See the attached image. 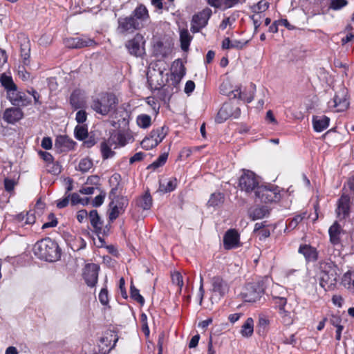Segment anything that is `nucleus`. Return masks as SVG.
Masks as SVG:
<instances>
[{
	"label": "nucleus",
	"instance_id": "nucleus-42",
	"mask_svg": "<svg viewBox=\"0 0 354 354\" xmlns=\"http://www.w3.org/2000/svg\"><path fill=\"white\" fill-rule=\"evenodd\" d=\"M160 189L164 192H171L174 191L177 187V179L176 178H170L166 185L160 183Z\"/></svg>",
	"mask_w": 354,
	"mask_h": 354
},
{
	"label": "nucleus",
	"instance_id": "nucleus-49",
	"mask_svg": "<svg viewBox=\"0 0 354 354\" xmlns=\"http://www.w3.org/2000/svg\"><path fill=\"white\" fill-rule=\"evenodd\" d=\"M348 4L346 0H331L329 8L333 10H338Z\"/></svg>",
	"mask_w": 354,
	"mask_h": 354
},
{
	"label": "nucleus",
	"instance_id": "nucleus-11",
	"mask_svg": "<svg viewBox=\"0 0 354 354\" xmlns=\"http://www.w3.org/2000/svg\"><path fill=\"white\" fill-rule=\"evenodd\" d=\"M64 45L69 48H81L95 45L96 42L86 36L69 37L64 40Z\"/></svg>",
	"mask_w": 354,
	"mask_h": 354
},
{
	"label": "nucleus",
	"instance_id": "nucleus-19",
	"mask_svg": "<svg viewBox=\"0 0 354 354\" xmlns=\"http://www.w3.org/2000/svg\"><path fill=\"white\" fill-rule=\"evenodd\" d=\"M298 252L304 257L307 262H315L318 259V252L316 248L308 244L300 245Z\"/></svg>",
	"mask_w": 354,
	"mask_h": 354
},
{
	"label": "nucleus",
	"instance_id": "nucleus-21",
	"mask_svg": "<svg viewBox=\"0 0 354 354\" xmlns=\"http://www.w3.org/2000/svg\"><path fill=\"white\" fill-rule=\"evenodd\" d=\"M23 112L19 108H8L4 111L3 119L7 123L15 124L23 118Z\"/></svg>",
	"mask_w": 354,
	"mask_h": 354
},
{
	"label": "nucleus",
	"instance_id": "nucleus-10",
	"mask_svg": "<svg viewBox=\"0 0 354 354\" xmlns=\"http://www.w3.org/2000/svg\"><path fill=\"white\" fill-rule=\"evenodd\" d=\"M100 266L95 263L86 264L83 272V277L86 283L93 287L97 282Z\"/></svg>",
	"mask_w": 354,
	"mask_h": 354
},
{
	"label": "nucleus",
	"instance_id": "nucleus-47",
	"mask_svg": "<svg viewBox=\"0 0 354 354\" xmlns=\"http://www.w3.org/2000/svg\"><path fill=\"white\" fill-rule=\"evenodd\" d=\"M130 294L131 297L138 302L140 305L142 306L145 304L144 297L140 294L139 290L133 285H131L130 288Z\"/></svg>",
	"mask_w": 354,
	"mask_h": 354
},
{
	"label": "nucleus",
	"instance_id": "nucleus-26",
	"mask_svg": "<svg viewBox=\"0 0 354 354\" xmlns=\"http://www.w3.org/2000/svg\"><path fill=\"white\" fill-rule=\"evenodd\" d=\"M185 73V68L182 61L180 59L174 61L171 68V76L178 80H182Z\"/></svg>",
	"mask_w": 354,
	"mask_h": 354
},
{
	"label": "nucleus",
	"instance_id": "nucleus-33",
	"mask_svg": "<svg viewBox=\"0 0 354 354\" xmlns=\"http://www.w3.org/2000/svg\"><path fill=\"white\" fill-rule=\"evenodd\" d=\"M270 214L268 208L266 206H261L254 209L250 213V216L252 221L261 219L266 216H268Z\"/></svg>",
	"mask_w": 354,
	"mask_h": 354
},
{
	"label": "nucleus",
	"instance_id": "nucleus-63",
	"mask_svg": "<svg viewBox=\"0 0 354 354\" xmlns=\"http://www.w3.org/2000/svg\"><path fill=\"white\" fill-rule=\"evenodd\" d=\"M39 154L40 157L45 161L46 164L54 160L53 156L47 151H40L39 152Z\"/></svg>",
	"mask_w": 354,
	"mask_h": 354
},
{
	"label": "nucleus",
	"instance_id": "nucleus-55",
	"mask_svg": "<svg viewBox=\"0 0 354 354\" xmlns=\"http://www.w3.org/2000/svg\"><path fill=\"white\" fill-rule=\"evenodd\" d=\"M99 300L100 303L105 306L109 303L108 291L106 288H102L99 294Z\"/></svg>",
	"mask_w": 354,
	"mask_h": 354
},
{
	"label": "nucleus",
	"instance_id": "nucleus-13",
	"mask_svg": "<svg viewBox=\"0 0 354 354\" xmlns=\"http://www.w3.org/2000/svg\"><path fill=\"white\" fill-rule=\"evenodd\" d=\"M337 282V274L334 270L323 271L321 273L319 285L326 290L332 289Z\"/></svg>",
	"mask_w": 354,
	"mask_h": 354
},
{
	"label": "nucleus",
	"instance_id": "nucleus-46",
	"mask_svg": "<svg viewBox=\"0 0 354 354\" xmlns=\"http://www.w3.org/2000/svg\"><path fill=\"white\" fill-rule=\"evenodd\" d=\"M93 161L88 158H82L78 165V169L82 172H87L93 167Z\"/></svg>",
	"mask_w": 354,
	"mask_h": 354
},
{
	"label": "nucleus",
	"instance_id": "nucleus-31",
	"mask_svg": "<svg viewBox=\"0 0 354 354\" xmlns=\"http://www.w3.org/2000/svg\"><path fill=\"white\" fill-rule=\"evenodd\" d=\"M254 333V320L252 317H248L240 330L241 335L243 337H250L253 335Z\"/></svg>",
	"mask_w": 354,
	"mask_h": 354
},
{
	"label": "nucleus",
	"instance_id": "nucleus-58",
	"mask_svg": "<svg viewBox=\"0 0 354 354\" xmlns=\"http://www.w3.org/2000/svg\"><path fill=\"white\" fill-rule=\"evenodd\" d=\"M70 200L73 205L81 203L84 205V198H81L77 193L71 194Z\"/></svg>",
	"mask_w": 354,
	"mask_h": 354
},
{
	"label": "nucleus",
	"instance_id": "nucleus-25",
	"mask_svg": "<svg viewBox=\"0 0 354 354\" xmlns=\"http://www.w3.org/2000/svg\"><path fill=\"white\" fill-rule=\"evenodd\" d=\"M152 197L149 191H147L144 194L138 197L136 200V206L144 210L149 209L152 206Z\"/></svg>",
	"mask_w": 354,
	"mask_h": 354
},
{
	"label": "nucleus",
	"instance_id": "nucleus-6",
	"mask_svg": "<svg viewBox=\"0 0 354 354\" xmlns=\"http://www.w3.org/2000/svg\"><path fill=\"white\" fill-rule=\"evenodd\" d=\"M255 197L261 203H277L281 200L280 189L274 185H260L255 193Z\"/></svg>",
	"mask_w": 354,
	"mask_h": 354
},
{
	"label": "nucleus",
	"instance_id": "nucleus-48",
	"mask_svg": "<svg viewBox=\"0 0 354 354\" xmlns=\"http://www.w3.org/2000/svg\"><path fill=\"white\" fill-rule=\"evenodd\" d=\"M149 135L146 136L141 142V147L145 150H149L158 145V143Z\"/></svg>",
	"mask_w": 354,
	"mask_h": 354
},
{
	"label": "nucleus",
	"instance_id": "nucleus-51",
	"mask_svg": "<svg viewBox=\"0 0 354 354\" xmlns=\"http://www.w3.org/2000/svg\"><path fill=\"white\" fill-rule=\"evenodd\" d=\"M181 80H178L177 78H174V77H170V80L169 82L168 87L171 88V93H176L179 90V84Z\"/></svg>",
	"mask_w": 354,
	"mask_h": 354
},
{
	"label": "nucleus",
	"instance_id": "nucleus-50",
	"mask_svg": "<svg viewBox=\"0 0 354 354\" xmlns=\"http://www.w3.org/2000/svg\"><path fill=\"white\" fill-rule=\"evenodd\" d=\"M48 218L49 221L48 222L44 223L42 225V227H41L42 229L54 227L57 226V218L55 217V216L54 215V214H53V213L49 214Z\"/></svg>",
	"mask_w": 354,
	"mask_h": 354
},
{
	"label": "nucleus",
	"instance_id": "nucleus-4",
	"mask_svg": "<svg viewBox=\"0 0 354 354\" xmlns=\"http://www.w3.org/2000/svg\"><path fill=\"white\" fill-rule=\"evenodd\" d=\"M268 277H265L256 282L249 283L241 292V297L245 302H256L264 293Z\"/></svg>",
	"mask_w": 354,
	"mask_h": 354
},
{
	"label": "nucleus",
	"instance_id": "nucleus-52",
	"mask_svg": "<svg viewBox=\"0 0 354 354\" xmlns=\"http://www.w3.org/2000/svg\"><path fill=\"white\" fill-rule=\"evenodd\" d=\"M245 2V0H224L223 9H228L231 8H234L239 5V3L242 4Z\"/></svg>",
	"mask_w": 354,
	"mask_h": 354
},
{
	"label": "nucleus",
	"instance_id": "nucleus-24",
	"mask_svg": "<svg viewBox=\"0 0 354 354\" xmlns=\"http://www.w3.org/2000/svg\"><path fill=\"white\" fill-rule=\"evenodd\" d=\"M330 118L326 115H315L313 117V124L316 132H322L329 126Z\"/></svg>",
	"mask_w": 354,
	"mask_h": 354
},
{
	"label": "nucleus",
	"instance_id": "nucleus-29",
	"mask_svg": "<svg viewBox=\"0 0 354 354\" xmlns=\"http://www.w3.org/2000/svg\"><path fill=\"white\" fill-rule=\"evenodd\" d=\"M113 143L109 140H104L100 144V152L104 160L113 158L115 152L112 150Z\"/></svg>",
	"mask_w": 354,
	"mask_h": 354
},
{
	"label": "nucleus",
	"instance_id": "nucleus-40",
	"mask_svg": "<svg viewBox=\"0 0 354 354\" xmlns=\"http://www.w3.org/2000/svg\"><path fill=\"white\" fill-rule=\"evenodd\" d=\"M30 48L28 44V42H26L21 45V57L22 59V62L24 65L28 66L30 64Z\"/></svg>",
	"mask_w": 354,
	"mask_h": 354
},
{
	"label": "nucleus",
	"instance_id": "nucleus-32",
	"mask_svg": "<svg viewBox=\"0 0 354 354\" xmlns=\"http://www.w3.org/2000/svg\"><path fill=\"white\" fill-rule=\"evenodd\" d=\"M192 37L188 30L183 29L180 32V47L183 51H187L190 45Z\"/></svg>",
	"mask_w": 354,
	"mask_h": 354
},
{
	"label": "nucleus",
	"instance_id": "nucleus-36",
	"mask_svg": "<svg viewBox=\"0 0 354 354\" xmlns=\"http://www.w3.org/2000/svg\"><path fill=\"white\" fill-rule=\"evenodd\" d=\"M88 218L90 220V223L93 228L96 230H101L102 223L101 221L100 217L95 209L91 210L88 214Z\"/></svg>",
	"mask_w": 354,
	"mask_h": 354
},
{
	"label": "nucleus",
	"instance_id": "nucleus-60",
	"mask_svg": "<svg viewBox=\"0 0 354 354\" xmlns=\"http://www.w3.org/2000/svg\"><path fill=\"white\" fill-rule=\"evenodd\" d=\"M105 194H100L95 196L93 200L92 205L93 207H100L104 203Z\"/></svg>",
	"mask_w": 354,
	"mask_h": 354
},
{
	"label": "nucleus",
	"instance_id": "nucleus-61",
	"mask_svg": "<svg viewBox=\"0 0 354 354\" xmlns=\"http://www.w3.org/2000/svg\"><path fill=\"white\" fill-rule=\"evenodd\" d=\"M145 157V154L143 152H137L129 159L130 164L141 161Z\"/></svg>",
	"mask_w": 354,
	"mask_h": 354
},
{
	"label": "nucleus",
	"instance_id": "nucleus-30",
	"mask_svg": "<svg viewBox=\"0 0 354 354\" xmlns=\"http://www.w3.org/2000/svg\"><path fill=\"white\" fill-rule=\"evenodd\" d=\"M251 87H252V91L249 95L246 96V95H245L244 93H241L240 89H236V90L232 91L231 93H230L229 96H230V97H233V98L238 97L243 101H245L247 103H250L254 99V90H255V85L252 84Z\"/></svg>",
	"mask_w": 354,
	"mask_h": 354
},
{
	"label": "nucleus",
	"instance_id": "nucleus-15",
	"mask_svg": "<svg viewBox=\"0 0 354 354\" xmlns=\"http://www.w3.org/2000/svg\"><path fill=\"white\" fill-rule=\"evenodd\" d=\"M8 98L12 104L18 106H26L31 102L25 93L18 91L17 88L8 91Z\"/></svg>",
	"mask_w": 354,
	"mask_h": 354
},
{
	"label": "nucleus",
	"instance_id": "nucleus-37",
	"mask_svg": "<svg viewBox=\"0 0 354 354\" xmlns=\"http://www.w3.org/2000/svg\"><path fill=\"white\" fill-rule=\"evenodd\" d=\"M168 158V153L165 152L162 153L155 161L148 165L147 169L153 171L156 170L158 168L163 166Z\"/></svg>",
	"mask_w": 354,
	"mask_h": 354
},
{
	"label": "nucleus",
	"instance_id": "nucleus-3",
	"mask_svg": "<svg viewBox=\"0 0 354 354\" xmlns=\"http://www.w3.org/2000/svg\"><path fill=\"white\" fill-rule=\"evenodd\" d=\"M118 99L112 93L103 92L92 99L91 109L101 115H107L115 110Z\"/></svg>",
	"mask_w": 354,
	"mask_h": 354
},
{
	"label": "nucleus",
	"instance_id": "nucleus-35",
	"mask_svg": "<svg viewBox=\"0 0 354 354\" xmlns=\"http://www.w3.org/2000/svg\"><path fill=\"white\" fill-rule=\"evenodd\" d=\"M224 202V195L220 192L212 194L207 202L209 207H216L221 205Z\"/></svg>",
	"mask_w": 354,
	"mask_h": 354
},
{
	"label": "nucleus",
	"instance_id": "nucleus-56",
	"mask_svg": "<svg viewBox=\"0 0 354 354\" xmlns=\"http://www.w3.org/2000/svg\"><path fill=\"white\" fill-rule=\"evenodd\" d=\"M172 281L174 283H176L180 289L182 288L183 286V276L179 272H175L172 274Z\"/></svg>",
	"mask_w": 354,
	"mask_h": 354
},
{
	"label": "nucleus",
	"instance_id": "nucleus-1",
	"mask_svg": "<svg viewBox=\"0 0 354 354\" xmlns=\"http://www.w3.org/2000/svg\"><path fill=\"white\" fill-rule=\"evenodd\" d=\"M121 176L119 174H114L109 179L111 189L109 192V198L111 200L109 207V218L111 221L115 220L120 214L124 212L129 204V200L126 196L118 195L120 188Z\"/></svg>",
	"mask_w": 354,
	"mask_h": 354
},
{
	"label": "nucleus",
	"instance_id": "nucleus-5",
	"mask_svg": "<svg viewBox=\"0 0 354 354\" xmlns=\"http://www.w3.org/2000/svg\"><path fill=\"white\" fill-rule=\"evenodd\" d=\"M260 185L259 178L254 172L250 170H243V174L239 179V187L241 191L247 194H255Z\"/></svg>",
	"mask_w": 354,
	"mask_h": 354
},
{
	"label": "nucleus",
	"instance_id": "nucleus-53",
	"mask_svg": "<svg viewBox=\"0 0 354 354\" xmlns=\"http://www.w3.org/2000/svg\"><path fill=\"white\" fill-rule=\"evenodd\" d=\"M270 319L268 317L265 315H260L259 317V326L260 328H263V330H266V328L270 324Z\"/></svg>",
	"mask_w": 354,
	"mask_h": 354
},
{
	"label": "nucleus",
	"instance_id": "nucleus-20",
	"mask_svg": "<svg viewBox=\"0 0 354 354\" xmlns=\"http://www.w3.org/2000/svg\"><path fill=\"white\" fill-rule=\"evenodd\" d=\"M212 291L218 293L221 297L224 296L229 291V286L221 277L216 276L212 279Z\"/></svg>",
	"mask_w": 354,
	"mask_h": 354
},
{
	"label": "nucleus",
	"instance_id": "nucleus-2",
	"mask_svg": "<svg viewBox=\"0 0 354 354\" xmlns=\"http://www.w3.org/2000/svg\"><path fill=\"white\" fill-rule=\"evenodd\" d=\"M33 252L41 260L54 262L61 257V249L58 244L50 238L37 241L33 247Z\"/></svg>",
	"mask_w": 354,
	"mask_h": 354
},
{
	"label": "nucleus",
	"instance_id": "nucleus-44",
	"mask_svg": "<svg viewBox=\"0 0 354 354\" xmlns=\"http://www.w3.org/2000/svg\"><path fill=\"white\" fill-rule=\"evenodd\" d=\"M279 314L281 319V322L285 326H290L291 324H293V317L291 315L290 312H289L286 310H283L279 311Z\"/></svg>",
	"mask_w": 354,
	"mask_h": 354
},
{
	"label": "nucleus",
	"instance_id": "nucleus-45",
	"mask_svg": "<svg viewBox=\"0 0 354 354\" xmlns=\"http://www.w3.org/2000/svg\"><path fill=\"white\" fill-rule=\"evenodd\" d=\"M46 169L48 173L53 175H58L61 172V166L58 162H49L46 165Z\"/></svg>",
	"mask_w": 354,
	"mask_h": 354
},
{
	"label": "nucleus",
	"instance_id": "nucleus-28",
	"mask_svg": "<svg viewBox=\"0 0 354 354\" xmlns=\"http://www.w3.org/2000/svg\"><path fill=\"white\" fill-rule=\"evenodd\" d=\"M168 127L162 126L156 129H153L149 133V136L156 142L155 143L160 144L168 133Z\"/></svg>",
	"mask_w": 354,
	"mask_h": 354
},
{
	"label": "nucleus",
	"instance_id": "nucleus-38",
	"mask_svg": "<svg viewBox=\"0 0 354 354\" xmlns=\"http://www.w3.org/2000/svg\"><path fill=\"white\" fill-rule=\"evenodd\" d=\"M270 6V3L266 0H261L257 3L254 4L250 7L252 12L260 14L266 11Z\"/></svg>",
	"mask_w": 354,
	"mask_h": 354
},
{
	"label": "nucleus",
	"instance_id": "nucleus-22",
	"mask_svg": "<svg viewBox=\"0 0 354 354\" xmlns=\"http://www.w3.org/2000/svg\"><path fill=\"white\" fill-rule=\"evenodd\" d=\"M70 104L75 110L83 107L85 104L84 92L80 89L74 90L70 97Z\"/></svg>",
	"mask_w": 354,
	"mask_h": 354
},
{
	"label": "nucleus",
	"instance_id": "nucleus-57",
	"mask_svg": "<svg viewBox=\"0 0 354 354\" xmlns=\"http://www.w3.org/2000/svg\"><path fill=\"white\" fill-rule=\"evenodd\" d=\"M87 118V115L85 111L80 110L76 113L75 120L77 123L82 124L84 123Z\"/></svg>",
	"mask_w": 354,
	"mask_h": 354
},
{
	"label": "nucleus",
	"instance_id": "nucleus-62",
	"mask_svg": "<svg viewBox=\"0 0 354 354\" xmlns=\"http://www.w3.org/2000/svg\"><path fill=\"white\" fill-rule=\"evenodd\" d=\"M275 303L279 308V311L286 310L285 306L287 304V299L285 297H275Z\"/></svg>",
	"mask_w": 354,
	"mask_h": 354
},
{
	"label": "nucleus",
	"instance_id": "nucleus-8",
	"mask_svg": "<svg viewBox=\"0 0 354 354\" xmlns=\"http://www.w3.org/2000/svg\"><path fill=\"white\" fill-rule=\"evenodd\" d=\"M241 113V110L239 107L234 109V106L232 102H225L223 104L222 107L219 109L215 121L217 123H223L231 116L237 118Z\"/></svg>",
	"mask_w": 354,
	"mask_h": 354
},
{
	"label": "nucleus",
	"instance_id": "nucleus-18",
	"mask_svg": "<svg viewBox=\"0 0 354 354\" xmlns=\"http://www.w3.org/2000/svg\"><path fill=\"white\" fill-rule=\"evenodd\" d=\"M75 142L66 136H59L55 142V147L61 152L68 151L74 149Z\"/></svg>",
	"mask_w": 354,
	"mask_h": 354
},
{
	"label": "nucleus",
	"instance_id": "nucleus-14",
	"mask_svg": "<svg viewBox=\"0 0 354 354\" xmlns=\"http://www.w3.org/2000/svg\"><path fill=\"white\" fill-rule=\"evenodd\" d=\"M239 234L234 229L228 230L223 237V245L225 249L231 250L240 245Z\"/></svg>",
	"mask_w": 354,
	"mask_h": 354
},
{
	"label": "nucleus",
	"instance_id": "nucleus-34",
	"mask_svg": "<svg viewBox=\"0 0 354 354\" xmlns=\"http://www.w3.org/2000/svg\"><path fill=\"white\" fill-rule=\"evenodd\" d=\"M343 286L354 292V271H348L346 272L342 277Z\"/></svg>",
	"mask_w": 354,
	"mask_h": 354
},
{
	"label": "nucleus",
	"instance_id": "nucleus-39",
	"mask_svg": "<svg viewBox=\"0 0 354 354\" xmlns=\"http://www.w3.org/2000/svg\"><path fill=\"white\" fill-rule=\"evenodd\" d=\"M136 122L140 128L147 129L151 124V118L149 115L141 114L138 115Z\"/></svg>",
	"mask_w": 354,
	"mask_h": 354
},
{
	"label": "nucleus",
	"instance_id": "nucleus-43",
	"mask_svg": "<svg viewBox=\"0 0 354 354\" xmlns=\"http://www.w3.org/2000/svg\"><path fill=\"white\" fill-rule=\"evenodd\" d=\"M1 82L2 86L7 90V93L8 91H12V89H16V85L14 84L12 78L6 75H2L1 77Z\"/></svg>",
	"mask_w": 354,
	"mask_h": 354
},
{
	"label": "nucleus",
	"instance_id": "nucleus-17",
	"mask_svg": "<svg viewBox=\"0 0 354 354\" xmlns=\"http://www.w3.org/2000/svg\"><path fill=\"white\" fill-rule=\"evenodd\" d=\"M337 216L340 218H345L350 212V197L343 194L338 201L337 208Z\"/></svg>",
	"mask_w": 354,
	"mask_h": 354
},
{
	"label": "nucleus",
	"instance_id": "nucleus-12",
	"mask_svg": "<svg viewBox=\"0 0 354 354\" xmlns=\"http://www.w3.org/2000/svg\"><path fill=\"white\" fill-rule=\"evenodd\" d=\"M140 28H142L140 26L139 23L136 22L131 15L118 19V29L121 32H133Z\"/></svg>",
	"mask_w": 354,
	"mask_h": 354
},
{
	"label": "nucleus",
	"instance_id": "nucleus-9",
	"mask_svg": "<svg viewBox=\"0 0 354 354\" xmlns=\"http://www.w3.org/2000/svg\"><path fill=\"white\" fill-rule=\"evenodd\" d=\"M144 44L143 37L140 34H137L132 39L128 41L126 47L131 55L140 57L145 52Z\"/></svg>",
	"mask_w": 354,
	"mask_h": 354
},
{
	"label": "nucleus",
	"instance_id": "nucleus-16",
	"mask_svg": "<svg viewBox=\"0 0 354 354\" xmlns=\"http://www.w3.org/2000/svg\"><path fill=\"white\" fill-rule=\"evenodd\" d=\"M131 15L136 22L139 23L141 28H143L145 24L149 20L148 10L146 6L142 4L137 6Z\"/></svg>",
	"mask_w": 354,
	"mask_h": 354
},
{
	"label": "nucleus",
	"instance_id": "nucleus-59",
	"mask_svg": "<svg viewBox=\"0 0 354 354\" xmlns=\"http://www.w3.org/2000/svg\"><path fill=\"white\" fill-rule=\"evenodd\" d=\"M15 184H16V183H15V180L10 179V178H5V180H4L5 189L8 192H10L14 189Z\"/></svg>",
	"mask_w": 354,
	"mask_h": 354
},
{
	"label": "nucleus",
	"instance_id": "nucleus-7",
	"mask_svg": "<svg viewBox=\"0 0 354 354\" xmlns=\"http://www.w3.org/2000/svg\"><path fill=\"white\" fill-rule=\"evenodd\" d=\"M212 15V10L206 7L201 11L194 14L191 21L190 30L193 33H196L205 28Z\"/></svg>",
	"mask_w": 354,
	"mask_h": 354
},
{
	"label": "nucleus",
	"instance_id": "nucleus-41",
	"mask_svg": "<svg viewBox=\"0 0 354 354\" xmlns=\"http://www.w3.org/2000/svg\"><path fill=\"white\" fill-rule=\"evenodd\" d=\"M75 137L78 140H84L88 137V129L84 125H77L74 130Z\"/></svg>",
	"mask_w": 354,
	"mask_h": 354
},
{
	"label": "nucleus",
	"instance_id": "nucleus-27",
	"mask_svg": "<svg viewBox=\"0 0 354 354\" xmlns=\"http://www.w3.org/2000/svg\"><path fill=\"white\" fill-rule=\"evenodd\" d=\"M340 233L341 226L337 222H335L328 230L330 241L333 245L340 243Z\"/></svg>",
	"mask_w": 354,
	"mask_h": 354
},
{
	"label": "nucleus",
	"instance_id": "nucleus-64",
	"mask_svg": "<svg viewBox=\"0 0 354 354\" xmlns=\"http://www.w3.org/2000/svg\"><path fill=\"white\" fill-rule=\"evenodd\" d=\"M304 217L301 215H297L295 216L290 222L288 224V227L291 228H295L297 227V225L301 222Z\"/></svg>",
	"mask_w": 354,
	"mask_h": 354
},
{
	"label": "nucleus",
	"instance_id": "nucleus-23",
	"mask_svg": "<svg viewBox=\"0 0 354 354\" xmlns=\"http://www.w3.org/2000/svg\"><path fill=\"white\" fill-rule=\"evenodd\" d=\"M334 106L337 109V111H344L349 106V102L346 96V91H342L337 93L333 99Z\"/></svg>",
	"mask_w": 354,
	"mask_h": 354
},
{
	"label": "nucleus",
	"instance_id": "nucleus-54",
	"mask_svg": "<svg viewBox=\"0 0 354 354\" xmlns=\"http://www.w3.org/2000/svg\"><path fill=\"white\" fill-rule=\"evenodd\" d=\"M70 196L71 194H65L64 197L63 198L59 199L57 201V207L59 209H62L66 207L69 203Z\"/></svg>",
	"mask_w": 354,
	"mask_h": 354
}]
</instances>
